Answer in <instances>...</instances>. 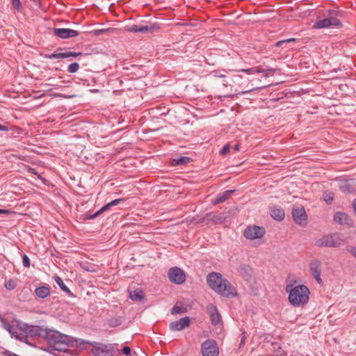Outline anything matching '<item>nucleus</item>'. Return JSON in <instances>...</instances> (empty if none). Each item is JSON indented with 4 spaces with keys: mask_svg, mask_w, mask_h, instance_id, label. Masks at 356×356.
Wrapping results in <instances>:
<instances>
[{
    "mask_svg": "<svg viewBox=\"0 0 356 356\" xmlns=\"http://www.w3.org/2000/svg\"><path fill=\"white\" fill-rule=\"evenodd\" d=\"M207 282L212 290L222 296L234 297L237 294L231 283L218 273H209L207 275Z\"/></svg>",
    "mask_w": 356,
    "mask_h": 356,
    "instance_id": "f257e3e1",
    "label": "nucleus"
},
{
    "mask_svg": "<svg viewBox=\"0 0 356 356\" xmlns=\"http://www.w3.org/2000/svg\"><path fill=\"white\" fill-rule=\"evenodd\" d=\"M44 339L49 344V348L53 350L65 352L69 346V337L54 330L46 328Z\"/></svg>",
    "mask_w": 356,
    "mask_h": 356,
    "instance_id": "f03ea898",
    "label": "nucleus"
},
{
    "mask_svg": "<svg viewBox=\"0 0 356 356\" xmlns=\"http://www.w3.org/2000/svg\"><path fill=\"white\" fill-rule=\"evenodd\" d=\"M286 291L289 293V302L295 307L303 306L309 301L310 292L305 285L293 286L289 284L286 286Z\"/></svg>",
    "mask_w": 356,
    "mask_h": 356,
    "instance_id": "7ed1b4c3",
    "label": "nucleus"
},
{
    "mask_svg": "<svg viewBox=\"0 0 356 356\" xmlns=\"http://www.w3.org/2000/svg\"><path fill=\"white\" fill-rule=\"evenodd\" d=\"M328 17L316 21L313 28L315 29H321L331 27H342L343 24L340 20L343 15V12L339 10H329L327 11Z\"/></svg>",
    "mask_w": 356,
    "mask_h": 356,
    "instance_id": "20e7f679",
    "label": "nucleus"
},
{
    "mask_svg": "<svg viewBox=\"0 0 356 356\" xmlns=\"http://www.w3.org/2000/svg\"><path fill=\"white\" fill-rule=\"evenodd\" d=\"M343 240L339 234H327L317 239L314 245L318 248H337L342 243Z\"/></svg>",
    "mask_w": 356,
    "mask_h": 356,
    "instance_id": "39448f33",
    "label": "nucleus"
},
{
    "mask_svg": "<svg viewBox=\"0 0 356 356\" xmlns=\"http://www.w3.org/2000/svg\"><path fill=\"white\" fill-rule=\"evenodd\" d=\"M202 356H218L219 348L214 339H207L201 345Z\"/></svg>",
    "mask_w": 356,
    "mask_h": 356,
    "instance_id": "423d86ee",
    "label": "nucleus"
},
{
    "mask_svg": "<svg viewBox=\"0 0 356 356\" xmlns=\"http://www.w3.org/2000/svg\"><path fill=\"white\" fill-rule=\"evenodd\" d=\"M20 329L26 334V337L31 338L42 337L44 338L46 328L39 325H32L26 323L23 324Z\"/></svg>",
    "mask_w": 356,
    "mask_h": 356,
    "instance_id": "0eeeda50",
    "label": "nucleus"
},
{
    "mask_svg": "<svg viewBox=\"0 0 356 356\" xmlns=\"http://www.w3.org/2000/svg\"><path fill=\"white\" fill-rule=\"evenodd\" d=\"M291 214L296 224L298 225H305L307 224V215L304 207L301 205L293 206Z\"/></svg>",
    "mask_w": 356,
    "mask_h": 356,
    "instance_id": "6e6552de",
    "label": "nucleus"
},
{
    "mask_svg": "<svg viewBox=\"0 0 356 356\" xmlns=\"http://www.w3.org/2000/svg\"><path fill=\"white\" fill-rule=\"evenodd\" d=\"M266 233L265 229L263 227L257 225L248 227L243 233L244 236L248 239H256L262 238Z\"/></svg>",
    "mask_w": 356,
    "mask_h": 356,
    "instance_id": "1a4fd4ad",
    "label": "nucleus"
},
{
    "mask_svg": "<svg viewBox=\"0 0 356 356\" xmlns=\"http://www.w3.org/2000/svg\"><path fill=\"white\" fill-rule=\"evenodd\" d=\"M168 278L172 283L181 284L186 281V275L181 268L172 267L169 270Z\"/></svg>",
    "mask_w": 356,
    "mask_h": 356,
    "instance_id": "9d476101",
    "label": "nucleus"
},
{
    "mask_svg": "<svg viewBox=\"0 0 356 356\" xmlns=\"http://www.w3.org/2000/svg\"><path fill=\"white\" fill-rule=\"evenodd\" d=\"M160 29V26L157 23L150 24L149 25H131L127 26L126 30L131 33H153Z\"/></svg>",
    "mask_w": 356,
    "mask_h": 356,
    "instance_id": "9b49d317",
    "label": "nucleus"
},
{
    "mask_svg": "<svg viewBox=\"0 0 356 356\" xmlns=\"http://www.w3.org/2000/svg\"><path fill=\"white\" fill-rule=\"evenodd\" d=\"M53 33L54 35L62 39L74 38L79 35V32L78 31L64 28H54Z\"/></svg>",
    "mask_w": 356,
    "mask_h": 356,
    "instance_id": "f8f14e48",
    "label": "nucleus"
},
{
    "mask_svg": "<svg viewBox=\"0 0 356 356\" xmlns=\"http://www.w3.org/2000/svg\"><path fill=\"white\" fill-rule=\"evenodd\" d=\"M309 268L312 274V276L314 277L315 280L318 284H321L323 282L322 279L321 277V263L317 259H314L309 264Z\"/></svg>",
    "mask_w": 356,
    "mask_h": 356,
    "instance_id": "ddd939ff",
    "label": "nucleus"
},
{
    "mask_svg": "<svg viewBox=\"0 0 356 356\" xmlns=\"http://www.w3.org/2000/svg\"><path fill=\"white\" fill-rule=\"evenodd\" d=\"M191 320L189 317L186 316L178 321L171 322L170 323V329L171 331H180L190 325Z\"/></svg>",
    "mask_w": 356,
    "mask_h": 356,
    "instance_id": "4468645a",
    "label": "nucleus"
},
{
    "mask_svg": "<svg viewBox=\"0 0 356 356\" xmlns=\"http://www.w3.org/2000/svg\"><path fill=\"white\" fill-rule=\"evenodd\" d=\"M207 309L210 316L211 324L217 325L220 321V315L217 307L213 304H209L207 305Z\"/></svg>",
    "mask_w": 356,
    "mask_h": 356,
    "instance_id": "2eb2a0df",
    "label": "nucleus"
},
{
    "mask_svg": "<svg viewBox=\"0 0 356 356\" xmlns=\"http://www.w3.org/2000/svg\"><path fill=\"white\" fill-rule=\"evenodd\" d=\"M334 221L340 225L353 226V220L346 213L343 212H337L334 216Z\"/></svg>",
    "mask_w": 356,
    "mask_h": 356,
    "instance_id": "dca6fc26",
    "label": "nucleus"
},
{
    "mask_svg": "<svg viewBox=\"0 0 356 356\" xmlns=\"http://www.w3.org/2000/svg\"><path fill=\"white\" fill-rule=\"evenodd\" d=\"M82 53L81 52H74V51H67L63 53H57L55 52L51 54H47L45 56L46 58L49 59H60V58H67L70 57H77L81 56Z\"/></svg>",
    "mask_w": 356,
    "mask_h": 356,
    "instance_id": "f3484780",
    "label": "nucleus"
},
{
    "mask_svg": "<svg viewBox=\"0 0 356 356\" xmlns=\"http://www.w3.org/2000/svg\"><path fill=\"white\" fill-rule=\"evenodd\" d=\"M270 216L277 221H282L285 217V213L282 208L277 206H274L270 210Z\"/></svg>",
    "mask_w": 356,
    "mask_h": 356,
    "instance_id": "a211bd4d",
    "label": "nucleus"
},
{
    "mask_svg": "<svg viewBox=\"0 0 356 356\" xmlns=\"http://www.w3.org/2000/svg\"><path fill=\"white\" fill-rule=\"evenodd\" d=\"M234 190H227L222 193L219 194L215 199L212 200V204L213 205L224 202L229 197L234 193Z\"/></svg>",
    "mask_w": 356,
    "mask_h": 356,
    "instance_id": "6ab92c4d",
    "label": "nucleus"
},
{
    "mask_svg": "<svg viewBox=\"0 0 356 356\" xmlns=\"http://www.w3.org/2000/svg\"><path fill=\"white\" fill-rule=\"evenodd\" d=\"M35 295L42 299L48 297L50 295V288L48 286H42L35 289Z\"/></svg>",
    "mask_w": 356,
    "mask_h": 356,
    "instance_id": "aec40b11",
    "label": "nucleus"
},
{
    "mask_svg": "<svg viewBox=\"0 0 356 356\" xmlns=\"http://www.w3.org/2000/svg\"><path fill=\"white\" fill-rule=\"evenodd\" d=\"M111 207L110 206V204L108 203V204H105L104 206H103L99 210H98L93 214H86L85 219L93 220V219L96 218L97 217H98L99 216H100L104 212L109 210L111 209Z\"/></svg>",
    "mask_w": 356,
    "mask_h": 356,
    "instance_id": "412c9836",
    "label": "nucleus"
},
{
    "mask_svg": "<svg viewBox=\"0 0 356 356\" xmlns=\"http://www.w3.org/2000/svg\"><path fill=\"white\" fill-rule=\"evenodd\" d=\"M129 298L134 301H142L145 298V294L141 289H136L130 291Z\"/></svg>",
    "mask_w": 356,
    "mask_h": 356,
    "instance_id": "4be33fe9",
    "label": "nucleus"
},
{
    "mask_svg": "<svg viewBox=\"0 0 356 356\" xmlns=\"http://www.w3.org/2000/svg\"><path fill=\"white\" fill-rule=\"evenodd\" d=\"M238 272L245 278L248 279L251 276L252 268L247 264H241L238 268Z\"/></svg>",
    "mask_w": 356,
    "mask_h": 356,
    "instance_id": "5701e85b",
    "label": "nucleus"
},
{
    "mask_svg": "<svg viewBox=\"0 0 356 356\" xmlns=\"http://www.w3.org/2000/svg\"><path fill=\"white\" fill-rule=\"evenodd\" d=\"M54 280L56 282V284L59 286L60 289L65 292L69 296L72 297L74 296L73 293L70 290V289L64 284L63 280L60 277L55 276Z\"/></svg>",
    "mask_w": 356,
    "mask_h": 356,
    "instance_id": "b1692460",
    "label": "nucleus"
},
{
    "mask_svg": "<svg viewBox=\"0 0 356 356\" xmlns=\"http://www.w3.org/2000/svg\"><path fill=\"white\" fill-rule=\"evenodd\" d=\"M191 160V158L188 156H180L177 159H174L172 163L173 165H181L188 163Z\"/></svg>",
    "mask_w": 356,
    "mask_h": 356,
    "instance_id": "393cba45",
    "label": "nucleus"
},
{
    "mask_svg": "<svg viewBox=\"0 0 356 356\" xmlns=\"http://www.w3.org/2000/svg\"><path fill=\"white\" fill-rule=\"evenodd\" d=\"M107 323L111 327L120 326L122 323L121 317H112L107 320Z\"/></svg>",
    "mask_w": 356,
    "mask_h": 356,
    "instance_id": "a878e982",
    "label": "nucleus"
},
{
    "mask_svg": "<svg viewBox=\"0 0 356 356\" xmlns=\"http://www.w3.org/2000/svg\"><path fill=\"white\" fill-rule=\"evenodd\" d=\"M186 312L187 309L185 307L182 305H178L177 304H176L171 310L172 314H180L186 313Z\"/></svg>",
    "mask_w": 356,
    "mask_h": 356,
    "instance_id": "bb28decb",
    "label": "nucleus"
},
{
    "mask_svg": "<svg viewBox=\"0 0 356 356\" xmlns=\"http://www.w3.org/2000/svg\"><path fill=\"white\" fill-rule=\"evenodd\" d=\"M207 217L210 220L216 223L222 222L223 220V217L220 214L216 215L213 213H208Z\"/></svg>",
    "mask_w": 356,
    "mask_h": 356,
    "instance_id": "cd10ccee",
    "label": "nucleus"
},
{
    "mask_svg": "<svg viewBox=\"0 0 356 356\" xmlns=\"http://www.w3.org/2000/svg\"><path fill=\"white\" fill-rule=\"evenodd\" d=\"M17 281H15L13 279H10V280H8L7 282H6L4 286L6 289H8L9 291H12V290H14L17 287Z\"/></svg>",
    "mask_w": 356,
    "mask_h": 356,
    "instance_id": "c85d7f7f",
    "label": "nucleus"
},
{
    "mask_svg": "<svg viewBox=\"0 0 356 356\" xmlns=\"http://www.w3.org/2000/svg\"><path fill=\"white\" fill-rule=\"evenodd\" d=\"M340 189L341 191H343L344 193H351L354 191L353 188L348 182L343 183L340 186Z\"/></svg>",
    "mask_w": 356,
    "mask_h": 356,
    "instance_id": "c756f323",
    "label": "nucleus"
},
{
    "mask_svg": "<svg viewBox=\"0 0 356 356\" xmlns=\"http://www.w3.org/2000/svg\"><path fill=\"white\" fill-rule=\"evenodd\" d=\"M13 8L19 12L23 10L22 4L20 0H10Z\"/></svg>",
    "mask_w": 356,
    "mask_h": 356,
    "instance_id": "7c9ffc66",
    "label": "nucleus"
},
{
    "mask_svg": "<svg viewBox=\"0 0 356 356\" xmlns=\"http://www.w3.org/2000/svg\"><path fill=\"white\" fill-rule=\"evenodd\" d=\"M79 70V64L78 63H72L67 67V72L70 73H76Z\"/></svg>",
    "mask_w": 356,
    "mask_h": 356,
    "instance_id": "2f4dec72",
    "label": "nucleus"
},
{
    "mask_svg": "<svg viewBox=\"0 0 356 356\" xmlns=\"http://www.w3.org/2000/svg\"><path fill=\"white\" fill-rule=\"evenodd\" d=\"M222 72H225V70H224L222 71L214 70V71H212L210 74H211V76H213V77H216V78H225L226 74Z\"/></svg>",
    "mask_w": 356,
    "mask_h": 356,
    "instance_id": "473e14b6",
    "label": "nucleus"
},
{
    "mask_svg": "<svg viewBox=\"0 0 356 356\" xmlns=\"http://www.w3.org/2000/svg\"><path fill=\"white\" fill-rule=\"evenodd\" d=\"M323 199L328 204L333 201V194L332 193H325L323 194Z\"/></svg>",
    "mask_w": 356,
    "mask_h": 356,
    "instance_id": "72a5a7b5",
    "label": "nucleus"
},
{
    "mask_svg": "<svg viewBox=\"0 0 356 356\" xmlns=\"http://www.w3.org/2000/svg\"><path fill=\"white\" fill-rule=\"evenodd\" d=\"M296 40V38H289V39H286V40H280V41L277 42L275 44V46L277 47H280L284 43H288V42H295Z\"/></svg>",
    "mask_w": 356,
    "mask_h": 356,
    "instance_id": "f704fd0d",
    "label": "nucleus"
},
{
    "mask_svg": "<svg viewBox=\"0 0 356 356\" xmlns=\"http://www.w3.org/2000/svg\"><path fill=\"white\" fill-rule=\"evenodd\" d=\"M22 263L23 266L26 268H29L31 265V261L29 258L26 254H24L22 257Z\"/></svg>",
    "mask_w": 356,
    "mask_h": 356,
    "instance_id": "c9c22d12",
    "label": "nucleus"
},
{
    "mask_svg": "<svg viewBox=\"0 0 356 356\" xmlns=\"http://www.w3.org/2000/svg\"><path fill=\"white\" fill-rule=\"evenodd\" d=\"M230 146L229 144L225 145L221 149L220 154L222 156L226 155L229 152Z\"/></svg>",
    "mask_w": 356,
    "mask_h": 356,
    "instance_id": "e433bc0d",
    "label": "nucleus"
},
{
    "mask_svg": "<svg viewBox=\"0 0 356 356\" xmlns=\"http://www.w3.org/2000/svg\"><path fill=\"white\" fill-rule=\"evenodd\" d=\"M124 198H119V199H115L108 203L110 204L111 207H114V206L118 205L120 202H124Z\"/></svg>",
    "mask_w": 356,
    "mask_h": 356,
    "instance_id": "4c0bfd02",
    "label": "nucleus"
},
{
    "mask_svg": "<svg viewBox=\"0 0 356 356\" xmlns=\"http://www.w3.org/2000/svg\"><path fill=\"white\" fill-rule=\"evenodd\" d=\"M122 353L126 356H130L131 353V349L129 346H124L122 349Z\"/></svg>",
    "mask_w": 356,
    "mask_h": 356,
    "instance_id": "58836bf2",
    "label": "nucleus"
},
{
    "mask_svg": "<svg viewBox=\"0 0 356 356\" xmlns=\"http://www.w3.org/2000/svg\"><path fill=\"white\" fill-rule=\"evenodd\" d=\"M347 251L356 258V248L353 246L347 247Z\"/></svg>",
    "mask_w": 356,
    "mask_h": 356,
    "instance_id": "ea45409f",
    "label": "nucleus"
},
{
    "mask_svg": "<svg viewBox=\"0 0 356 356\" xmlns=\"http://www.w3.org/2000/svg\"><path fill=\"white\" fill-rule=\"evenodd\" d=\"M108 32V29H97L94 31V34L97 36Z\"/></svg>",
    "mask_w": 356,
    "mask_h": 356,
    "instance_id": "a19ab883",
    "label": "nucleus"
},
{
    "mask_svg": "<svg viewBox=\"0 0 356 356\" xmlns=\"http://www.w3.org/2000/svg\"><path fill=\"white\" fill-rule=\"evenodd\" d=\"M238 71L243 72L248 74H254L253 67L248 68V69H241V70H239Z\"/></svg>",
    "mask_w": 356,
    "mask_h": 356,
    "instance_id": "79ce46f5",
    "label": "nucleus"
},
{
    "mask_svg": "<svg viewBox=\"0 0 356 356\" xmlns=\"http://www.w3.org/2000/svg\"><path fill=\"white\" fill-rule=\"evenodd\" d=\"M254 69V73H263L264 72V70L262 68L261 66H256L253 67Z\"/></svg>",
    "mask_w": 356,
    "mask_h": 356,
    "instance_id": "37998d69",
    "label": "nucleus"
},
{
    "mask_svg": "<svg viewBox=\"0 0 356 356\" xmlns=\"http://www.w3.org/2000/svg\"><path fill=\"white\" fill-rule=\"evenodd\" d=\"M246 338V332H243L240 341V346H242L245 343Z\"/></svg>",
    "mask_w": 356,
    "mask_h": 356,
    "instance_id": "c03bdc74",
    "label": "nucleus"
},
{
    "mask_svg": "<svg viewBox=\"0 0 356 356\" xmlns=\"http://www.w3.org/2000/svg\"><path fill=\"white\" fill-rule=\"evenodd\" d=\"M275 69L268 68V69L264 70V72H263V73L264 74L265 77H268L270 74V72H275Z\"/></svg>",
    "mask_w": 356,
    "mask_h": 356,
    "instance_id": "a18cd8bd",
    "label": "nucleus"
},
{
    "mask_svg": "<svg viewBox=\"0 0 356 356\" xmlns=\"http://www.w3.org/2000/svg\"><path fill=\"white\" fill-rule=\"evenodd\" d=\"M29 172H31V174L37 175L38 177H41L40 175L34 168H30L29 169Z\"/></svg>",
    "mask_w": 356,
    "mask_h": 356,
    "instance_id": "49530a36",
    "label": "nucleus"
},
{
    "mask_svg": "<svg viewBox=\"0 0 356 356\" xmlns=\"http://www.w3.org/2000/svg\"><path fill=\"white\" fill-rule=\"evenodd\" d=\"M6 356H19V355H17L15 353H13L10 352V351H8V350H6Z\"/></svg>",
    "mask_w": 356,
    "mask_h": 356,
    "instance_id": "de8ad7c7",
    "label": "nucleus"
},
{
    "mask_svg": "<svg viewBox=\"0 0 356 356\" xmlns=\"http://www.w3.org/2000/svg\"><path fill=\"white\" fill-rule=\"evenodd\" d=\"M0 131H8V127L0 124Z\"/></svg>",
    "mask_w": 356,
    "mask_h": 356,
    "instance_id": "09e8293b",
    "label": "nucleus"
},
{
    "mask_svg": "<svg viewBox=\"0 0 356 356\" xmlns=\"http://www.w3.org/2000/svg\"><path fill=\"white\" fill-rule=\"evenodd\" d=\"M8 213H10L9 210L0 209V214H8Z\"/></svg>",
    "mask_w": 356,
    "mask_h": 356,
    "instance_id": "8fccbe9b",
    "label": "nucleus"
},
{
    "mask_svg": "<svg viewBox=\"0 0 356 356\" xmlns=\"http://www.w3.org/2000/svg\"><path fill=\"white\" fill-rule=\"evenodd\" d=\"M233 149H234V151H236H236H238V150H239V149H240V145H238V144H236V145L234 146Z\"/></svg>",
    "mask_w": 356,
    "mask_h": 356,
    "instance_id": "3c124183",
    "label": "nucleus"
},
{
    "mask_svg": "<svg viewBox=\"0 0 356 356\" xmlns=\"http://www.w3.org/2000/svg\"><path fill=\"white\" fill-rule=\"evenodd\" d=\"M353 207L354 211H355V213L356 214V199H355L353 200Z\"/></svg>",
    "mask_w": 356,
    "mask_h": 356,
    "instance_id": "603ef678",
    "label": "nucleus"
},
{
    "mask_svg": "<svg viewBox=\"0 0 356 356\" xmlns=\"http://www.w3.org/2000/svg\"><path fill=\"white\" fill-rule=\"evenodd\" d=\"M83 268L85 269L87 271H91V270L88 268V266H86V267L83 266Z\"/></svg>",
    "mask_w": 356,
    "mask_h": 356,
    "instance_id": "864d4df0",
    "label": "nucleus"
},
{
    "mask_svg": "<svg viewBox=\"0 0 356 356\" xmlns=\"http://www.w3.org/2000/svg\"><path fill=\"white\" fill-rule=\"evenodd\" d=\"M222 84H223V86H227L228 85V82L226 81H223Z\"/></svg>",
    "mask_w": 356,
    "mask_h": 356,
    "instance_id": "5fc2aeb1",
    "label": "nucleus"
},
{
    "mask_svg": "<svg viewBox=\"0 0 356 356\" xmlns=\"http://www.w3.org/2000/svg\"><path fill=\"white\" fill-rule=\"evenodd\" d=\"M250 91H252V90H248V91H244V92H242L241 93L242 94H245V93H247V92H248Z\"/></svg>",
    "mask_w": 356,
    "mask_h": 356,
    "instance_id": "6e6d98bb",
    "label": "nucleus"
}]
</instances>
